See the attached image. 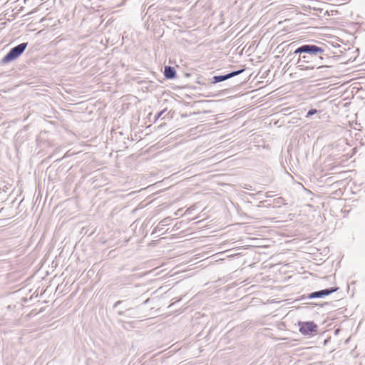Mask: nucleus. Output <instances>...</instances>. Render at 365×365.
<instances>
[{
    "mask_svg": "<svg viewBox=\"0 0 365 365\" xmlns=\"http://www.w3.org/2000/svg\"><path fill=\"white\" fill-rule=\"evenodd\" d=\"M302 53L307 54L299 56L297 67L301 70H312L317 66L313 61L314 56L322 54L324 49L316 45H303L294 51V53Z\"/></svg>",
    "mask_w": 365,
    "mask_h": 365,
    "instance_id": "nucleus-1",
    "label": "nucleus"
},
{
    "mask_svg": "<svg viewBox=\"0 0 365 365\" xmlns=\"http://www.w3.org/2000/svg\"><path fill=\"white\" fill-rule=\"evenodd\" d=\"M26 43H23L11 49V51L4 57L3 61L6 63L19 57L26 49Z\"/></svg>",
    "mask_w": 365,
    "mask_h": 365,
    "instance_id": "nucleus-2",
    "label": "nucleus"
},
{
    "mask_svg": "<svg viewBox=\"0 0 365 365\" xmlns=\"http://www.w3.org/2000/svg\"><path fill=\"white\" fill-rule=\"evenodd\" d=\"M299 331L304 335H310L317 331V325L312 322H303L300 324Z\"/></svg>",
    "mask_w": 365,
    "mask_h": 365,
    "instance_id": "nucleus-3",
    "label": "nucleus"
},
{
    "mask_svg": "<svg viewBox=\"0 0 365 365\" xmlns=\"http://www.w3.org/2000/svg\"><path fill=\"white\" fill-rule=\"evenodd\" d=\"M336 289H324L319 292H315L311 294L310 297L314 298V297H322L327 295H329V294L335 292Z\"/></svg>",
    "mask_w": 365,
    "mask_h": 365,
    "instance_id": "nucleus-4",
    "label": "nucleus"
},
{
    "mask_svg": "<svg viewBox=\"0 0 365 365\" xmlns=\"http://www.w3.org/2000/svg\"><path fill=\"white\" fill-rule=\"evenodd\" d=\"M175 70L174 68L170 66H165L164 74L168 78H173L175 76Z\"/></svg>",
    "mask_w": 365,
    "mask_h": 365,
    "instance_id": "nucleus-5",
    "label": "nucleus"
},
{
    "mask_svg": "<svg viewBox=\"0 0 365 365\" xmlns=\"http://www.w3.org/2000/svg\"><path fill=\"white\" fill-rule=\"evenodd\" d=\"M242 72V70H240V71L232 72V73L227 74V76H215V78L216 79V81H222L226 80L229 78H231L232 76H237Z\"/></svg>",
    "mask_w": 365,
    "mask_h": 365,
    "instance_id": "nucleus-6",
    "label": "nucleus"
},
{
    "mask_svg": "<svg viewBox=\"0 0 365 365\" xmlns=\"http://www.w3.org/2000/svg\"><path fill=\"white\" fill-rule=\"evenodd\" d=\"M317 113V109H311L308 111L307 114V117H309L314 114H316Z\"/></svg>",
    "mask_w": 365,
    "mask_h": 365,
    "instance_id": "nucleus-7",
    "label": "nucleus"
}]
</instances>
